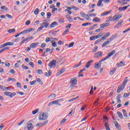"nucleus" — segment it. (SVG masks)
I'll return each instance as SVG.
<instances>
[{"label": "nucleus", "instance_id": "41", "mask_svg": "<svg viewBox=\"0 0 130 130\" xmlns=\"http://www.w3.org/2000/svg\"><path fill=\"white\" fill-rule=\"evenodd\" d=\"M35 15H38L39 14V9L36 8L34 12Z\"/></svg>", "mask_w": 130, "mask_h": 130}, {"label": "nucleus", "instance_id": "50", "mask_svg": "<svg viewBox=\"0 0 130 130\" xmlns=\"http://www.w3.org/2000/svg\"><path fill=\"white\" fill-rule=\"evenodd\" d=\"M21 67L23 69V70H28L29 69V67L24 66V64H22Z\"/></svg>", "mask_w": 130, "mask_h": 130}, {"label": "nucleus", "instance_id": "17", "mask_svg": "<svg viewBox=\"0 0 130 130\" xmlns=\"http://www.w3.org/2000/svg\"><path fill=\"white\" fill-rule=\"evenodd\" d=\"M108 41H105L104 43L102 45V47H105V46H106V45H108L111 42L110 40H108Z\"/></svg>", "mask_w": 130, "mask_h": 130}, {"label": "nucleus", "instance_id": "23", "mask_svg": "<svg viewBox=\"0 0 130 130\" xmlns=\"http://www.w3.org/2000/svg\"><path fill=\"white\" fill-rule=\"evenodd\" d=\"M102 54H103L102 52H98L94 54V57H99V56H101Z\"/></svg>", "mask_w": 130, "mask_h": 130}, {"label": "nucleus", "instance_id": "33", "mask_svg": "<svg viewBox=\"0 0 130 130\" xmlns=\"http://www.w3.org/2000/svg\"><path fill=\"white\" fill-rule=\"evenodd\" d=\"M104 0H99V2L97 4V6L98 7H101V6H102V2L104 1Z\"/></svg>", "mask_w": 130, "mask_h": 130}, {"label": "nucleus", "instance_id": "20", "mask_svg": "<svg viewBox=\"0 0 130 130\" xmlns=\"http://www.w3.org/2000/svg\"><path fill=\"white\" fill-rule=\"evenodd\" d=\"M34 127L33 126V124L29 123L27 124V129L32 130V129H33Z\"/></svg>", "mask_w": 130, "mask_h": 130}, {"label": "nucleus", "instance_id": "51", "mask_svg": "<svg viewBox=\"0 0 130 130\" xmlns=\"http://www.w3.org/2000/svg\"><path fill=\"white\" fill-rule=\"evenodd\" d=\"M14 44H15L14 42H7V45L9 46H13Z\"/></svg>", "mask_w": 130, "mask_h": 130}, {"label": "nucleus", "instance_id": "32", "mask_svg": "<svg viewBox=\"0 0 130 130\" xmlns=\"http://www.w3.org/2000/svg\"><path fill=\"white\" fill-rule=\"evenodd\" d=\"M14 32H16V29L15 28L10 29L8 30V32L10 33V34L14 33Z\"/></svg>", "mask_w": 130, "mask_h": 130}, {"label": "nucleus", "instance_id": "18", "mask_svg": "<svg viewBox=\"0 0 130 130\" xmlns=\"http://www.w3.org/2000/svg\"><path fill=\"white\" fill-rule=\"evenodd\" d=\"M114 54H115V50H113L110 53L109 55L107 56V58H109L111 56H112Z\"/></svg>", "mask_w": 130, "mask_h": 130}, {"label": "nucleus", "instance_id": "42", "mask_svg": "<svg viewBox=\"0 0 130 130\" xmlns=\"http://www.w3.org/2000/svg\"><path fill=\"white\" fill-rule=\"evenodd\" d=\"M4 94L6 95V96H8L9 97H10V95L11 94V92L10 91H5L4 92Z\"/></svg>", "mask_w": 130, "mask_h": 130}, {"label": "nucleus", "instance_id": "26", "mask_svg": "<svg viewBox=\"0 0 130 130\" xmlns=\"http://www.w3.org/2000/svg\"><path fill=\"white\" fill-rule=\"evenodd\" d=\"M122 23H123V21H120V23H118L115 26V27L117 29H118V28H119V27L121 26V24H122Z\"/></svg>", "mask_w": 130, "mask_h": 130}, {"label": "nucleus", "instance_id": "49", "mask_svg": "<svg viewBox=\"0 0 130 130\" xmlns=\"http://www.w3.org/2000/svg\"><path fill=\"white\" fill-rule=\"evenodd\" d=\"M37 73L39 75H42V74H43V73L42 72V70H38L37 71Z\"/></svg>", "mask_w": 130, "mask_h": 130}, {"label": "nucleus", "instance_id": "61", "mask_svg": "<svg viewBox=\"0 0 130 130\" xmlns=\"http://www.w3.org/2000/svg\"><path fill=\"white\" fill-rule=\"evenodd\" d=\"M52 46L53 47H57V45H56V43L53 42L52 43Z\"/></svg>", "mask_w": 130, "mask_h": 130}, {"label": "nucleus", "instance_id": "9", "mask_svg": "<svg viewBox=\"0 0 130 130\" xmlns=\"http://www.w3.org/2000/svg\"><path fill=\"white\" fill-rule=\"evenodd\" d=\"M38 44H39V43H38V42L33 43H31L29 45V46H30V48H36V47H37V46L38 45Z\"/></svg>", "mask_w": 130, "mask_h": 130}, {"label": "nucleus", "instance_id": "55", "mask_svg": "<svg viewBox=\"0 0 130 130\" xmlns=\"http://www.w3.org/2000/svg\"><path fill=\"white\" fill-rule=\"evenodd\" d=\"M36 80H34V81H31V82H30V85H31V86H33V85H35V83H36Z\"/></svg>", "mask_w": 130, "mask_h": 130}, {"label": "nucleus", "instance_id": "54", "mask_svg": "<svg viewBox=\"0 0 130 130\" xmlns=\"http://www.w3.org/2000/svg\"><path fill=\"white\" fill-rule=\"evenodd\" d=\"M85 20H87V21H91V18H90V16L84 17Z\"/></svg>", "mask_w": 130, "mask_h": 130}, {"label": "nucleus", "instance_id": "47", "mask_svg": "<svg viewBox=\"0 0 130 130\" xmlns=\"http://www.w3.org/2000/svg\"><path fill=\"white\" fill-rule=\"evenodd\" d=\"M43 125V123L42 122H41V123H37V124H36V127H41V126H42Z\"/></svg>", "mask_w": 130, "mask_h": 130}, {"label": "nucleus", "instance_id": "15", "mask_svg": "<svg viewBox=\"0 0 130 130\" xmlns=\"http://www.w3.org/2000/svg\"><path fill=\"white\" fill-rule=\"evenodd\" d=\"M66 71V69L64 68L62 69L61 70H60V71L59 72V73H58L57 74V77H59L60 75H61L62 74H63V73H64V72Z\"/></svg>", "mask_w": 130, "mask_h": 130}, {"label": "nucleus", "instance_id": "25", "mask_svg": "<svg viewBox=\"0 0 130 130\" xmlns=\"http://www.w3.org/2000/svg\"><path fill=\"white\" fill-rule=\"evenodd\" d=\"M80 15L81 17H82V18H85V17H88V14H86L83 12H80Z\"/></svg>", "mask_w": 130, "mask_h": 130}, {"label": "nucleus", "instance_id": "4", "mask_svg": "<svg viewBox=\"0 0 130 130\" xmlns=\"http://www.w3.org/2000/svg\"><path fill=\"white\" fill-rule=\"evenodd\" d=\"M56 63V61L55 60H53L52 61H51L49 64L48 66L49 67L50 69H52V68L55 67V64Z\"/></svg>", "mask_w": 130, "mask_h": 130}, {"label": "nucleus", "instance_id": "19", "mask_svg": "<svg viewBox=\"0 0 130 130\" xmlns=\"http://www.w3.org/2000/svg\"><path fill=\"white\" fill-rule=\"evenodd\" d=\"M92 21L95 22L96 23H98V22L100 23V22H101V19H100V18H99V17H94Z\"/></svg>", "mask_w": 130, "mask_h": 130}, {"label": "nucleus", "instance_id": "40", "mask_svg": "<svg viewBox=\"0 0 130 130\" xmlns=\"http://www.w3.org/2000/svg\"><path fill=\"white\" fill-rule=\"evenodd\" d=\"M8 49H10V48L6 47L0 50V53H2V52H4V51H5V50H8Z\"/></svg>", "mask_w": 130, "mask_h": 130}, {"label": "nucleus", "instance_id": "39", "mask_svg": "<svg viewBox=\"0 0 130 130\" xmlns=\"http://www.w3.org/2000/svg\"><path fill=\"white\" fill-rule=\"evenodd\" d=\"M126 83H127V77H126L124 81H123V83L122 84V85H123L124 86H125V84H126Z\"/></svg>", "mask_w": 130, "mask_h": 130}, {"label": "nucleus", "instance_id": "12", "mask_svg": "<svg viewBox=\"0 0 130 130\" xmlns=\"http://www.w3.org/2000/svg\"><path fill=\"white\" fill-rule=\"evenodd\" d=\"M109 36H110V32L106 33L105 36L102 37L103 40H105L106 38H108Z\"/></svg>", "mask_w": 130, "mask_h": 130}, {"label": "nucleus", "instance_id": "11", "mask_svg": "<svg viewBox=\"0 0 130 130\" xmlns=\"http://www.w3.org/2000/svg\"><path fill=\"white\" fill-rule=\"evenodd\" d=\"M94 61L93 60H90L88 61L85 65V68H86V69H89V68L90 67V66H91V63H92Z\"/></svg>", "mask_w": 130, "mask_h": 130}, {"label": "nucleus", "instance_id": "34", "mask_svg": "<svg viewBox=\"0 0 130 130\" xmlns=\"http://www.w3.org/2000/svg\"><path fill=\"white\" fill-rule=\"evenodd\" d=\"M56 97V94L53 93V94H51L49 96V98L50 99H53V98H55Z\"/></svg>", "mask_w": 130, "mask_h": 130}, {"label": "nucleus", "instance_id": "35", "mask_svg": "<svg viewBox=\"0 0 130 130\" xmlns=\"http://www.w3.org/2000/svg\"><path fill=\"white\" fill-rule=\"evenodd\" d=\"M101 68V62L95 64V69H98V70H99V69H100Z\"/></svg>", "mask_w": 130, "mask_h": 130}, {"label": "nucleus", "instance_id": "6", "mask_svg": "<svg viewBox=\"0 0 130 130\" xmlns=\"http://www.w3.org/2000/svg\"><path fill=\"white\" fill-rule=\"evenodd\" d=\"M39 117L40 120H45V119H47V117H48V116L46 114H41L40 115Z\"/></svg>", "mask_w": 130, "mask_h": 130}, {"label": "nucleus", "instance_id": "48", "mask_svg": "<svg viewBox=\"0 0 130 130\" xmlns=\"http://www.w3.org/2000/svg\"><path fill=\"white\" fill-rule=\"evenodd\" d=\"M27 40H29L28 38H26L25 39L23 40L21 42H20V44H23L24 42H25V41H27Z\"/></svg>", "mask_w": 130, "mask_h": 130}, {"label": "nucleus", "instance_id": "28", "mask_svg": "<svg viewBox=\"0 0 130 130\" xmlns=\"http://www.w3.org/2000/svg\"><path fill=\"white\" fill-rule=\"evenodd\" d=\"M11 81H13V82H16V79L13 78H9L7 80V82H11Z\"/></svg>", "mask_w": 130, "mask_h": 130}, {"label": "nucleus", "instance_id": "27", "mask_svg": "<svg viewBox=\"0 0 130 130\" xmlns=\"http://www.w3.org/2000/svg\"><path fill=\"white\" fill-rule=\"evenodd\" d=\"M110 13V11H106L102 13L101 16V17H104V16H107V15H108V14H109Z\"/></svg>", "mask_w": 130, "mask_h": 130}, {"label": "nucleus", "instance_id": "57", "mask_svg": "<svg viewBox=\"0 0 130 130\" xmlns=\"http://www.w3.org/2000/svg\"><path fill=\"white\" fill-rule=\"evenodd\" d=\"M6 16L8 18H9V19H12V18H13V16H12V15H11L9 14H6Z\"/></svg>", "mask_w": 130, "mask_h": 130}, {"label": "nucleus", "instance_id": "30", "mask_svg": "<svg viewBox=\"0 0 130 130\" xmlns=\"http://www.w3.org/2000/svg\"><path fill=\"white\" fill-rule=\"evenodd\" d=\"M93 93H94L93 87V85H91L90 86V91L89 92V94L90 95H93Z\"/></svg>", "mask_w": 130, "mask_h": 130}, {"label": "nucleus", "instance_id": "36", "mask_svg": "<svg viewBox=\"0 0 130 130\" xmlns=\"http://www.w3.org/2000/svg\"><path fill=\"white\" fill-rule=\"evenodd\" d=\"M89 16V17H96L97 16V14L96 13H88L87 14V16Z\"/></svg>", "mask_w": 130, "mask_h": 130}, {"label": "nucleus", "instance_id": "10", "mask_svg": "<svg viewBox=\"0 0 130 130\" xmlns=\"http://www.w3.org/2000/svg\"><path fill=\"white\" fill-rule=\"evenodd\" d=\"M118 35L117 34H115L111 37L109 39H108V40H110V41L111 42V41L114 40V39L117 37Z\"/></svg>", "mask_w": 130, "mask_h": 130}, {"label": "nucleus", "instance_id": "21", "mask_svg": "<svg viewBox=\"0 0 130 130\" xmlns=\"http://www.w3.org/2000/svg\"><path fill=\"white\" fill-rule=\"evenodd\" d=\"M58 23L57 22L54 21L52 22L51 25H50V28H54V27H56V26H57Z\"/></svg>", "mask_w": 130, "mask_h": 130}, {"label": "nucleus", "instance_id": "45", "mask_svg": "<svg viewBox=\"0 0 130 130\" xmlns=\"http://www.w3.org/2000/svg\"><path fill=\"white\" fill-rule=\"evenodd\" d=\"M39 111V109H37L34 111H32V114H36V113H38V112Z\"/></svg>", "mask_w": 130, "mask_h": 130}, {"label": "nucleus", "instance_id": "59", "mask_svg": "<svg viewBox=\"0 0 130 130\" xmlns=\"http://www.w3.org/2000/svg\"><path fill=\"white\" fill-rule=\"evenodd\" d=\"M97 50H98V46H95L93 48V52H96L97 51Z\"/></svg>", "mask_w": 130, "mask_h": 130}, {"label": "nucleus", "instance_id": "5", "mask_svg": "<svg viewBox=\"0 0 130 130\" xmlns=\"http://www.w3.org/2000/svg\"><path fill=\"white\" fill-rule=\"evenodd\" d=\"M33 30V28H28L25 30H24L20 32V34H26V33H30L31 31Z\"/></svg>", "mask_w": 130, "mask_h": 130}, {"label": "nucleus", "instance_id": "52", "mask_svg": "<svg viewBox=\"0 0 130 130\" xmlns=\"http://www.w3.org/2000/svg\"><path fill=\"white\" fill-rule=\"evenodd\" d=\"M95 36H92L90 37L89 40L90 41H93V40H95Z\"/></svg>", "mask_w": 130, "mask_h": 130}, {"label": "nucleus", "instance_id": "22", "mask_svg": "<svg viewBox=\"0 0 130 130\" xmlns=\"http://www.w3.org/2000/svg\"><path fill=\"white\" fill-rule=\"evenodd\" d=\"M66 18H67L68 21H69V22H70V23H73V18H72V16L67 15Z\"/></svg>", "mask_w": 130, "mask_h": 130}, {"label": "nucleus", "instance_id": "2", "mask_svg": "<svg viewBox=\"0 0 130 130\" xmlns=\"http://www.w3.org/2000/svg\"><path fill=\"white\" fill-rule=\"evenodd\" d=\"M121 18V15H114L113 17H109V19L111 22H114V21H118L119 19Z\"/></svg>", "mask_w": 130, "mask_h": 130}, {"label": "nucleus", "instance_id": "60", "mask_svg": "<svg viewBox=\"0 0 130 130\" xmlns=\"http://www.w3.org/2000/svg\"><path fill=\"white\" fill-rule=\"evenodd\" d=\"M74 44H75V43L74 42H72L70 44H69V47L71 48V47H73V46H74Z\"/></svg>", "mask_w": 130, "mask_h": 130}, {"label": "nucleus", "instance_id": "8", "mask_svg": "<svg viewBox=\"0 0 130 130\" xmlns=\"http://www.w3.org/2000/svg\"><path fill=\"white\" fill-rule=\"evenodd\" d=\"M109 26H110V23H109V22H106V23H104L101 24L100 25V28H105L106 27H108Z\"/></svg>", "mask_w": 130, "mask_h": 130}, {"label": "nucleus", "instance_id": "16", "mask_svg": "<svg viewBox=\"0 0 130 130\" xmlns=\"http://www.w3.org/2000/svg\"><path fill=\"white\" fill-rule=\"evenodd\" d=\"M116 71V68H113L110 71V75L111 76H113L114 75V73Z\"/></svg>", "mask_w": 130, "mask_h": 130}, {"label": "nucleus", "instance_id": "58", "mask_svg": "<svg viewBox=\"0 0 130 130\" xmlns=\"http://www.w3.org/2000/svg\"><path fill=\"white\" fill-rule=\"evenodd\" d=\"M51 16V13H50V12H48L47 14V19H49Z\"/></svg>", "mask_w": 130, "mask_h": 130}, {"label": "nucleus", "instance_id": "14", "mask_svg": "<svg viewBox=\"0 0 130 130\" xmlns=\"http://www.w3.org/2000/svg\"><path fill=\"white\" fill-rule=\"evenodd\" d=\"M117 3L122 5L123 6H124V5H127V3H125V0H118Z\"/></svg>", "mask_w": 130, "mask_h": 130}, {"label": "nucleus", "instance_id": "7", "mask_svg": "<svg viewBox=\"0 0 130 130\" xmlns=\"http://www.w3.org/2000/svg\"><path fill=\"white\" fill-rule=\"evenodd\" d=\"M125 87V86H124L123 84L119 85L118 87L117 92L118 93H120V92H121V91H122V90H123V89H124Z\"/></svg>", "mask_w": 130, "mask_h": 130}, {"label": "nucleus", "instance_id": "13", "mask_svg": "<svg viewBox=\"0 0 130 130\" xmlns=\"http://www.w3.org/2000/svg\"><path fill=\"white\" fill-rule=\"evenodd\" d=\"M124 63H125V62L123 61H121L120 62L117 63V68H120V67H123V66H124Z\"/></svg>", "mask_w": 130, "mask_h": 130}, {"label": "nucleus", "instance_id": "29", "mask_svg": "<svg viewBox=\"0 0 130 130\" xmlns=\"http://www.w3.org/2000/svg\"><path fill=\"white\" fill-rule=\"evenodd\" d=\"M53 104H54V105H58L59 106H61V104H59L57 100L53 101Z\"/></svg>", "mask_w": 130, "mask_h": 130}, {"label": "nucleus", "instance_id": "56", "mask_svg": "<svg viewBox=\"0 0 130 130\" xmlns=\"http://www.w3.org/2000/svg\"><path fill=\"white\" fill-rule=\"evenodd\" d=\"M88 25H91V23H83L82 24V26H83L84 27H86V26H88Z\"/></svg>", "mask_w": 130, "mask_h": 130}, {"label": "nucleus", "instance_id": "31", "mask_svg": "<svg viewBox=\"0 0 130 130\" xmlns=\"http://www.w3.org/2000/svg\"><path fill=\"white\" fill-rule=\"evenodd\" d=\"M16 95H17V93L16 92L12 93L10 92V94L9 95V97L10 98H13V97H15V96H16Z\"/></svg>", "mask_w": 130, "mask_h": 130}, {"label": "nucleus", "instance_id": "24", "mask_svg": "<svg viewBox=\"0 0 130 130\" xmlns=\"http://www.w3.org/2000/svg\"><path fill=\"white\" fill-rule=\"evenodd\" d=\"M2 91H11V86L3 87Z\"/></svg>", "mask_w": 130, "mask_h": 130}, {"label": "nucleus", "instance_id": "38", "mask_svg": "<svg viewBox=\"0 0 130 130\" xmlns=\"http://www.w3.org/2000/svg\"><path fill=\"white\" fill-rule=\"evenodd\" d=\"M1 10H4L5 11H9V8L6 6H2L1 7Z\"/></svg>", "mask_w": 130, "mask_h": 130}, {"label": "nucleus", "instance_id": "1", "mask_svg": "<svg viewBox=\"0 0 130 130\" xmlns=\"http://www.w3.org/2000/svg\"><path fill=\"white\" fill-rule=\"evenodd\" d=\"M43 28H49V23L45 20H43V22L41 23V26L38 28V32H40Z\"/></svg>", "mask_w": 130, "mask_h": 130}, {"label": "nucleus", "instance_id": "37", "mask_svg": "<svg viewBox=\"0 0 130 130\" xmlns=\"http://www.w3.org/2000/svg\"><path fill=\"white\" fill-rule=\"evenodd\" d=\"M102 40H103L102 39V38H101V39H100L96 40V41L94 42L95 45L98 44V43H100V42H101V41H102Z\"/></svg>", "mask_w": 130, "mask_h": 130}, {"label": "nucleus", "instance_id": "46", "mask_svg": "<svg viewBox=\"0 0 130 130\" xmlns=\"http://www.w3.org/2000/svg\"><path fill=\"white\" fill-rule=\"evenodd\" d=\"M52 40V38H46L45 41L46 42H49V41H51Z\"/></svg>", "mask_w": 130, "mask_h": 130}, {"label": "nucleus", "instance_id": "62", "mask_svg": "<svg viewBox=\"0 0 130 130\" xmlns=\"http://www.w3.org/2000/svg\"><path fill=\"white\" fill-rule=\"evenodd\" d=\"M29 64L31 66V68H34V63H33V62H29Z\"/></svg>", "mask_w": 130, "mask_h": 130}, {"label": "nucleus", "instance_id": "53", "mask_svg": "<svg viewBox=\"0 0 130 130\" xmlns=\"http://www.w3.org/2000/svg\"><path fill=\"white\" fill-rule=\"evenodd\" d=\"M72 9H73V10H74L75 11H79V8L76 7V6L72 7Z\"/></svg>", "mask_w": 130, "mask_h": 130}, {"label": "nucleus", "instance_id": "3", "mask_svg": "<svg viewBox=\"0 0 130 130\" xmlns=\"http://www.w3.org/2000/svg\"><path fill=\"white\" fill-rule=\"evenodd\" d=\"M77 82H78V80H77V78H72L70 81L71 86L72 87H75V86L77 85Z\"/></svg>", "mask_w": 130, "mask_h": 130}, {"label": "nucleus", "instance_id": "63", "mask_svg": "<svg viewBox=\"0 0 130 130\" xmlns=\"http://www.w3.org/2000/svg\"><path fill=\"white\" fill-rule=\"evenodd\" d=\"M66 120H67V119H66L65 118L63 119L61 121V122L60 123V124H63L64 122H66Z\"/></svg>", "mask_w": 130, "mask_h": 130}, {"label": "nucleus", "instance_id": "64", "mask_svg": "<svg viewBox=\"0 0 130 130\" xmlns=\"http://www.w3.org/2000/svg\"><path fill=\"white\" fill-rule=\"evenodd\" d=\"M128 31H130V27L127 28L125 30L123 31V33H126V32H128Z\"/></svg>", "mask_w": 130, "mask_h": 130}, {"label": "nucleus", "instance_id": "43", "mask_svg": "<svg viewBox=\"0 0 130 130\" xmlns=\"http://www.w3.org/2000/svg\"><path fill=\"white\" fill-rule=\"evenodd\" d=\"M115 127H116V128H117L118 129L119 128V125L118 124V123L116 121H115L114 122Z\"/></svg>", "mask_w": 130, "mask_h": 130}, {"label": "nucleus", "instance_id": "44", "mask_svg": "<svg viewBox=\"0 0 130 130\" xmlns=\"http://www.w3.org/2000/svg\"><path fill=\"white\" fill-rule=\"evenodd\" d=\"M112 0H104L103 3L104 4H110V3H111Z\"/></svg>", "mask_w": 130, "mask_h": 130}]
</instances>
